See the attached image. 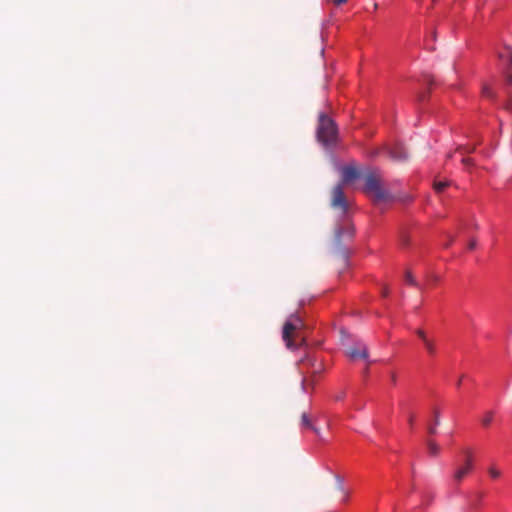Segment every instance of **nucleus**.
<instances>
[{"instance_id": "obj_1", "label": "nucleus", "mask_w": 512, "mask_h": 512, "mask_svg": "<svg viewBox=\"0 0 512 512\" xmlns=\"http://www.w3.org/2000/svg\"><path fill=\"white\" fill-rule=\"evenodd\" d=\"M303 319L298 314H291L282 329V339L288 349L296 350L305 344Z\"/></svg>"}, {"instance_id": "obj_2", "label": "nucleus", "mask_w": 512, "mask_h": 512, "mask_svg": "<svg viewBox=\"0 0 512 512\" xmlns=\"http://www.w3.org/2000/svg\"><path fill=\"white\" fill-rule=\"evenodd\" d=\"M317 138L324 146H331L337 142L338 127L335 121L326 114L319 116Z\"/></svg>"}, {"instance_id": "obj_3", "label": "nucleus", "mask_w": 512, "mask_h": 512, "mask_svg": "<svg viewBox=\"0 0 512 512\" xmlns=\"http://www.w3.org/2000/svg\"><path fill=\"white\" fill-rule=\"evenodd\" d=\"M364 192L371 196L375 203L387 202L391 199L389 192L382 185L380 175L376 171L367 175Z\"/></svg>"}, {"instance_id": "obj_4", "label": "nucleus", "mask_w": 512, "mask_h": 512, "mask_svg": "<svg viewBox=\"0 0 512 512\" xmlns=\"http://www.w3.org/2000/svg\"><path fill=\"white\" fill-rule=\"evenodd\" d=\"M462 460L456 467L453 474V481L455 484H459L465 477H467L474 468V453L472 449L465 448L462 450Z\"/></svg>"}, {"instance_id": "obj_5", "label": "nucleus", "mask_w": 512, "mask_h": 512, "mask_svg": "<svg viewBox=\"0 0 512 512\" xmlns=\"http://www.w3.org/2000/svg\"><path fill=\"white\" fill-rule=\"evenodd\" d=\"M498 59L502 68L505 85L512 89V47L503 46L498 50Z\"/></svg>"}, {"instance_id": "obj_6", "label": "nucleus", "mask_w": 512, "mask_h": 512, "mask_svg": "<svg viewBox=\"0 0 512 512\" xmlns=\"http://www.w3.org/2000/svg\"><path fill=\"white\" fill-rule=\"evenodd\" d=\"M404 280H405L406 284L422 290L427 286L434 285L438 281V277L435 275L429 276L426 278V280L423 284H420L419 282L416 281L412 272L410 270H406L405 275H404Z\"/></svg>"}, {"instance_id": "obj_7", "label": "nucleus", "mask_w": 512, "mask_h": 512, "mask_svg": "<svg viewBox=\"0 0 512 512\" xmlns=\"http://www.w3.org/2000/svg\"><path fill=\"white\" fill-rule=\"evenodd\" d=\"M332 205L334 207H340L343 213L348 210V203L345 197L344 188L342 184H338L333 192Z\"/></svg>"}, {"instance_id": "obj_8", "label": "nucleus", "mask_w": 512, "mask_h": 512, "mask_svg": "<svg viewBox=\"0 0 512 512\" xmlns=\"http://www.w3.org/2000/svg\"><path fill=\"white\" fill-rule=\"evenodd\" d=\"M416 334L420 338V340L422 341V343H423L427 353L430 356H435L436 353H437V347H436V344H435L434 340L432 338H430L427 335V333L424 330H422V329H418Z\"/></svg>"}, {"instance_id": "obj_9", "label": "nucleus", "mask_w": 512, "mask_h": 512, "mask_svg": "<svg viewBox=\"0 0 512 512\" xmlns=\"http://www.w3.org/2000/svg\"><path fill=\"white\" fill-rule=\"evenodd\" d=\"M386 152L389 155V157L395 161H403L406 160L408 157L404 146L398 143L394 144L391 147L387 146Z\"/></svg>"}, {"instance_id": "obj_10", "label": "nucleus", "mask_w": 512, "mask_h": 512, "mask_svg": "<svg viewBox=\"0 0 512 512\" xmlns=\"http://www.w3.org/2000/svg\"><path fill=\"white\" fill-rule=\"evenodd\" d=\"M348 357L355 361L358 359L367 360L368 359V350L367 347L362 343H356L354 347H352L347 353Z\"/></svg>"}, {"instance_id": "obj_11", "label": "nucleus", "mask_w": 512, "mask_h": 512, "mask_svg": "<svg viewBox=\"0 0 512 512\" xmlns=\"http://www.w3.org/2000/svg\"><path fill=\"white\" fill-rule=\"evenodd\" d=\"M360 173L353 165H347L342 168V185L351 183L358 179Z\"/></svg>"}, {"instance_id": "obj_12", "label": "nucleus", "mask_w": 512, "mask_h": 512, "mask_svg": "<svg viewBox=\"0 0 512 512\" xmlns=\"http://www.w3.org/2000/svg\"><path fill=\"white\" fill-rule=\"evenodd\" d=\"M301 427L303 430H310L313 431L316 435H319L318 429L314 426L312 419L307 413L302 414Z\"/></svg>"}, {"instance_id": "obj_13", "label": "nucleus", "mask_w": 512, "mask_h": 512, "mask_svg": "<svg viewBox=\"0 0 512 512\" xmlns=\"http://www.w3.org/2000/svg\"><path fill=\"white\" fill-rule=\"evenodd\" d=\"M450 185H451V181H448V180H435L434 183H433V188H434L435 192L442 193Z\"/></svg>"}, {"instance_id": "obj_14", "label": "nucleus", "mask_w": 512, "mask_h": 512, "mask_svg": "<svg viewBox=\"0 0 512 512\" xmlns=\"http://www.w3.org/2000/svg\"><path fill=\"white\" fill-rule=\"evenodd\" d=\"M387 146L384 145L382 147L373 148L369 151H367V157L370 159H375L379 155H381L383 152H386Z\"/></svg>"}, {"instance_id": "obj_15", "label": "nucleus", "mask_w": 512, "mask_h": 512, "mask_svg": "<svg viewBox=\"0 0 512 512\" xmlns=\"http://www.w3.org/2000/svg\"><path fill=\"white\" fill-rule=\"evenodd\" d=\"M482 96L487 98V99L493 100L495 98V94H494L493 88L490 85H488V84L483 85V87H482Z\"/></svg>"}, {"instance_id": "obj_16", "label": "nucleus", "mask_w": 512, "mask_h": 512, "mask_svg": "<svg viewBox=\"0 0 512 512\" xmlns=\"http://www.w3.org/2000/svg\"><path fill=\"white\" fill-rule=\"evenodd\" d=\"M428 450L432 456H436L439 452V447L435 442L429 441L428 442Z\"/></svg>"}, {"instance_id": "obj_17", "label": "nucleus", "mask_w": 512, "mask_h": 512, "mask_svg": "<svg viewBox=\"0 0 512 512\" xmlns=\"http://www.w3.org/2000/svg\"><path fill=\"white\" fill-rule=\"evenodd\" d=\"M461 162L464 166L465 169H470L471 167L474 166V161L471 157H462L461 158Z\"/></svg>"}, {"instance_id": "obj_18", "label": "nucleus", "mask_w": 512, "mask_h": 512, "mask_svg": "<svg viewBox=\"0 0 512 512\" xmlns=\"http://www.w3.org/2000/svg\"><path fill=\"white\" fill-rule=\"evenodd\" d=\"M493 420V413L492 412H487L483 418H482V425L484 427H487L490 425V423L492 422Z\"/></svg>"}, {"instance_id": "obj_19", "label": "nucleus", "mask_w": 512, "mask_h": 512, "mask_svg": "<svg viewBox=\"0 0 512 512\" xmlns=\"http://www.w3.org/2000/svg\"><path fill=\"white\" fill-rule=\"evenodd\" d=\"M400 242L403 247H408L410 245V236L406 232H402Z\"/></svg>"}, {"instance_id": "obj_20", "label": "nucleus", "mask_w": 512, "mask_h": 512, "mask_svg": "<svg viewBox=\"0 0 512 512\" xmlns=\"http://www.w3.org/2000/svg\"><path fill=\"white\" fill-rule=\"evenodd\" d=\"M488 474L492 479H497L501 475L500 471L495 466H491L488 469Z\"/></svg>"}, {"instance_id": "obj_21", "label": "nucleus", "mask_w": 512, "mask_h": 512, "mask_svg": "<svg viewBox=\"0 0 512 512\" xmlns=\"http://www.w3.org/2000/svg\"><path fill=\"white\" fill-rule=\"evenodd\" d=\"M330 1L335 6H341L348 2V0H330Z\"/></svg>"}, {"instance_id": "obj_22", "label": "nucleus", "mask_w": 512, "mask_h": 512, "mask_svg": "<svg viewBox=\"0 0 512 512\" xmlns=\"http://www.w3.org/2000/svg\"><path fill=\"white\" fill-rule=\"evenodd\" d=\"M475 150V147H472V148H466V147H461L459 149L461 155L464 153V152H467V153H471Z\"/></svg>"}, {"instance_id": "obj_23", "label": "nucleus", "mask_w": 512, "mask_h": 512, "mask_svg": "<svg viewBox=\"0 0 512 512\" xmlns=\"http://www.w3.org/2000/svg\"><path fill=\"white\" fill-rule=\"evenodd\" d=\"M475 247H476V240L471 239V240L469 241V244H468V249H469V250H473V249H475Z\"/></svg>"}, {"instance_id": "obj_24", "label": "nucleus", "mask_w": 512, "mask_h": 512, "mask_svg": "<svg viewBox=\"0 0 512 512\" xmlns=\"http://www.w3.org/2000/svg\"><path fill=\"white\" fill-rule=\"evenodd\" d=\"M382 294H383V296H384V297H387V296L389 295V290H388V288H387V287H385V288L383 289Z\"/></svg>"}, {"instance_id": "obj_25", "label": "nucleus", "mask_w": 512, "mask_h": 512, "mask_svg": "<svg viewBox=\"0 0 512 512\" xmlns=\"http://www.w3.org/2000/svg\"><path fill=\"white\" fill-rule=\"evenodd\" d=\"M429 432H430L431 434H434V433H435V427H430V428H429Z\"/></svg>"}, {"instance_id": "obj_26", "label": "nucleus", "mask_w": 512, "mask_h": 512, "mask_svg": "<svg viewBox=\"0 0 512 512\" xmlns=\"http://www.w3.org/2000/svg\"><path fill=\"white\" fill-rule=\"evenodd\" d=\"M413 421H414V417H413V416H411V417L409 418V423H410V425H412V424H413Z\"/></svg>"}]
</instances>
